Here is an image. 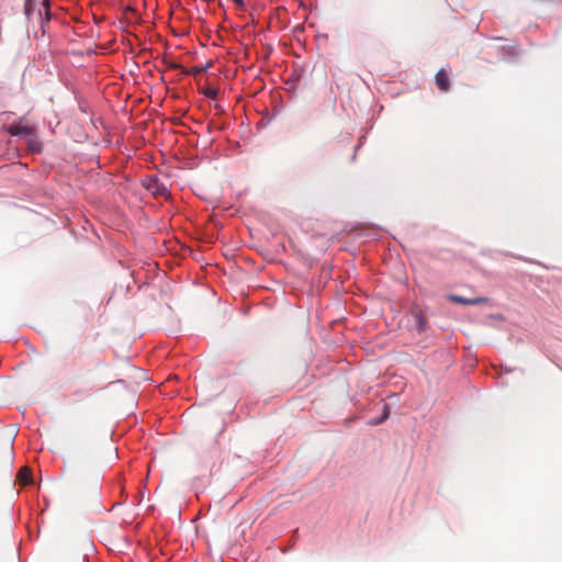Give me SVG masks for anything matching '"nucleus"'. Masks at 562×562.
I'll return each instance as SVG.
<instances>
[{"mask_svg":"<svg viewBox=\"0 0 562 562\" xmlns=\"http://www.w3.org/2000/svg\"><path fill=\"white\" fill-rule=\"evenodd\" d=\"M37 1L38 0H25L24 12L27 18H30L33 11L35 10ZM41 5L45 9L46 14H48V0H42Z\"/></svg>","mask_w":562,"mask_h":562,"instance_id":"obj_5","label":"nucleus"},{"mask_svg":"<svg viewBox=\"0 0 562 562\" xmlns=\"http://www.w3.org/2000/svg\"><path fill=\"white\" fill-rule=\"evenodd\" d=\"M146 189L156 198H168L169 191L167 187L157 178H149L145 183Z\"/></svg>","mask_w":562,"mask_h":562,"instance_id":"obj_1","label":"nucleus"},{"mask_svg":"<svg viewBox=\"0 0 562 562\" xmlns=\"http://www.w3.org/2000/svg\"><path fill=\"white\" fill-rule=\"evenodd\" d=\"M204 94L210 99H216L217 97V90L214 88H209L205 90Z\"/></svg>","mask_w":562,"mask_h":562,"instance_id":"obj_7","label":"nucleus"},{"mask_svg":"<svg viewBox=\"0 0 562 562\" xmlns=\"http://www.w3.org/2000/svg\"><path fill=\"white\" fill-rule=\"evenodd\" d=\"M435 83L437 88L442 92H447L450 89L449 76L445 69H440L437 71L435 76Z\"/></svg>","mask_w":562,"mask_h":562,"instance_id":"obj_3","label":"nucleus"},{"mask_svg":"<svg viewBox=\"0 0 562 562\" xmlns=\"http://www.w3.org/2000/svg\"><path fill=\"white\" fill-rule=\"evenodd\" d=\"M8 132L13 136H29L33 134V128L21 123L12 124L9 126Z\"/></svg>","mask_w":562,"mask_h":562,"instance_id":"obj_4","label":"nucleus"},{"mask_svg":"<svg viewBox=\"0 0 562 562\" xmlns=\"http://www.w3.org/2000/svg\"><path fill=\"white\" fill-rule=\"evenodd\" d=\"M201 71H202V69H201V68H196V69H194L192 72H193V74H199V72H201Z\"/></svg>","mask_w":562,"mask_h":562,"instance_id":"obj_9","label":"nucleus"},{"mask_svg":"<svg viewBox=\"0 0 562 562\" xmlns=\"http://www.w3.org/2000/svg\"><path fill=\"white\" fill-rule=\"evenodd\" d=\"M417 323H418L419 330H424L425 329V325H426V321H425V318L422 315H417Z\"/></svg>","mask_w":562,"mask_h":562,"instance_id":"obj_8","label":"nucleus"},{"mask_svg":"<svg viewBox=\"0 0 562 562\" xmlns=\"http://www.w3.org/2000/svg\"><path fill=\"white\" fill-rule=\"evenodd\" d=\"M31 471L27 467H23L18 472V480L22 485H27L31 483Z\"/></svg>","mask_w":562,"mask_h":562,"instance_id":"obj_6","label":"nucleus"},{"mask_svg":"<svg viewBox=\"0 0 562 562\" xmlns=\"http://www.w3.org/2000/svg\"><path fill=\"white\" fill-rule=\"evenodd\" d=\"M448 300L463 305H477L482 303H486L488 299L486 297H473V299H465L463 296L457 295V294H449Z\"/></svg>","mask_w":562,"mask_h":562,"instance_id":"obj_2","label":"nucleus"}]
</instances>
